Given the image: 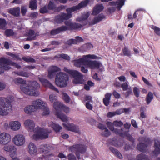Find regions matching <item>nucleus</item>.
<instances>
[{
  "instance_id": "nucleus-56",
  "label": "nucleus",
  "mask_w": 160,
  "mask_h": 160,
  "mask_svg": "<svg viewBox=\"0 0 160 160\" xmlns=\"http://www.w3.org/2000/svg\"><path fill=\"white\" fill-rule=\"evenodd\" d=\"M49 99L50 101L52 103L55 102L57 101L56 97L54 94H51L49 96Z\"/></svg>"
},
{
  "instance_id": "nucleus-19",
  "label": "nucleus",
  "mask_w": 160,
  "mask_h": 160,
  "mask_svg": "<svg viewBox=\"0 0 160 160\" xmlns=\"http://www.w3.org/2000/svg\"><path fill=\"white\" fill-rule=\"evenodd\" d=\"M103 8L104 7L102 4L96 5L93 9L92 14L94 16L97 15L103 10Z\"/></svg>"
},
{
  "instance_id": "nucleus-26",
  "label": "nucleus",
  "mask_w": 160,
  "mask_h": 160,
  "mask_svg": "<svg viewBox=\"0 0 160 160\" xmlns=\"http://www.w3.org/2000/svg\"><path fill=\"white\" fill-rule=\"evenodd\" d=\"M24 110L26 113L31 114L32 112H35L37 110V109L34 105L33 104L26 107Z\"/></svg>"
},
{
  "instance_id": "nucleus-62",
  "label": "nucleus",
  "mask_w": 160,
  "mask_h": 160,
  "mask_svg": "<svg viewBox=\"0 0 160 160\" xmlns=\"http://www.w3.org/2000/svg\"><path fill=\"white\" fill-rule=\"evenodd\" d=\"M27 9L25 6H23L21 8V13L23 16H24L27 11Z\"/></svg>"
},
{
  "instance_id": "nucleus-37",
  "label": "nucleus",
  "mask_w": 160,
  "mask_h": 160,
  "mask_svg": "<svg viewBox=\"0 0 160 160\" xmlns=\"http://www.w3.org/2000/svg\"><path fill=\"white\" fill-rule=\"evenodd\" d=\"M53 106L57 112L58 111L61 112V108L63 107V104L58 102H56L53 103Z\"/></svg>"
},
{
  "instance_id": "nucleus-52",
  "label": "nucleus",
  "mask_w": 160,
  "mask_h": 160,
  "mask_svg": "<svg viewBox=\"0 0 160 160\" xmlns=\"http://www.w3.org/2000/svg\"><path fill=\"white\" fill-rule=\"evenodd\" d=\"M83 57H85L87 59V58H89L93 59H98L100 58V57H98L97 56L94 54L91 55L88 54L86 55H84Z\"/></svg>"
},
{
  "instance_id": "nucleus-54",
  "label": "nucleus",
  "mask_w": 160,
  "mask_h": 160,
  "mask_svg": "<svg viewBox=\"0 0 160 160\" xmlns=\"http://www.w3.org/2000/svg\"><path fill=\"white\" fill-rule=\"evenodd\" d=\"M56 8V5L53 2L50 1L48 5V9L49 10H55Z\"/></svg>"
},
{
  "instance_id": "nucleus-2",
  "label": "nucleus",
  "mask_w": 160,
  "mask_h": 160,
  "mask_svg": "<svg viewBox=\"0 0 160 160\" xmlns=\"http://www.w3.org/2000/svg\"><path fill=\"white\" fill-rule=\"evenodd\" d=\"M11 98V97H8L7 98L4 97L0 98V106L3 108V110L0 108V115H7L12 110Z\"/></svg>"
},
{
  "instance_id": "nucleus-50",
  "label": "nucleus",
  "mask_w": 160,
  "mask_h": 160,
  "mask_svg": "<svg viewBox=\"0 0 160 160\" xmlns=\"http://www.w3.org/2000/svg\"><path fill=\"white\" fill-rule=\"evenodd\" d=\"M126 91V92L124 94V95L125 97L127 98L130 95L132 94V92L131 87H130Z\"/></svg>"
},
{
  "instance_id": "nucleus-48",
  "label": "nucleus",
  "mask_w": 160,
  "mask_h": 160,
  "mask_svg": "<svg viewBox=\"0 0 160 160\" xmlns=\"http://www.w3.org/2000/svg\"><path fill=\"white\" fill-rule=\"evenodd\" d=\"M133 92L134 95L137 98L139 96L140 91L139 89L137 87H135L133 88Z\"/></svg>"
},
{
  "instance_id": "nucleus-63",
  "label": "nucleus",
  "mask_w": 160,
  "mask_h": 160,
  "mask_svg": "<svg viewBox=\"0 0 160 160\" xmlns=\"http://www.w3.org/2000/svg\"><path fill=\"white\" fill-rule=\"evenodd\" d=\"M66 6L63 5H61L58 7H56L55 9V11L57 12H60L62 10L66 8Z\"/></svg>"
},
{
  "instance_id": "nucleus-58",
  "label": "nucleus",
  "mask_w": 160,
  "mask_h": 160,
  "mask_svg": "<svg viewBox=\"0 0 160 160\" xmlns=\"http://www.w3.org/2000/svg\"><path fill=\"white\" fill-rule=\"evenodd\" d=\"M50 70L54 73L56 72L60 71V69L58 67L56 66H52L51 67Z\"/></svg>"
},
{
  "instance_id": "nucleus-61",
  "label": "nucleus",
  "mask_w": 160,
  "mask_h": 160,
  "mask_svg": "<svg viewBox=\"0 0 160 160\" xmlns=\"http://www.w3.org/2000/svg\"><path fill=\"white\" fill-rule=\"evenodd\" d=\"M36 134H34L32 136V138L33 139L35 140H37L41 139V137L40 133L39 132H36Z\"/></svg>"
},
{
  "instance_id": "nucleus-43",
  "label": "nucleus",
  "mask_w": 160,
  "mask_h": 160,
  "mask_svg": "<svg viewBox=\"0 0 160 160\" xmlns=\"http://www.w3.org/2000/svg\"><path fill=\"white\" fill-rule=\"evenodd\" d=\"M148 158V156L143 153H141L138 155L136 157L137 160H147Z\"/></svg>"
},
{
  "instance_id": "nucleus-20",
  "label": "nucleus",
  "mask_w": 160,
  "mask_h": 160,
  "mask_svg": "<svg viewBox=\"0 0 160 160\" xmlns=\"http://www.w3.org/2000/svg\"><path fill=\"white\" fill-rule=\"evenodd\" d=\"M155 149L153 152V155L157 156L160 154V141L157 140L155 141L154 143Z\"/></svg>"
},
{
  "instance_id": "nucleus-4",
  "label": "nucleus",
  "mask_w": 160,
  "mask_h": 160,
  "mask_svg": "<svg viewBox=\"0 0 160 160\" xmlns=\"http://www.w3.org/2000/svg\"><path fill=\"white\" fill-rule=\"evenodd\" d=\"M9 65L13 66L18 69H20L21 66L16 62H13L11 60L2 57L0 58V66L5 70H8L11 68Z\"/></svg>"
},
{
  "instance_id": "nucleus-36",
  "label": "nucleus",
  "mask_w": 160,
  "mask_h": 160,
  "mask_svg": "<svg viewBox=\"0 0 160 160\" xmlns=\"http://www.w3.org/2000/svg\"><path fill=\"white\" fill-rule=\"evenodd\" d=\"M153 98V95L151 92H149L148 94L147 95L145 100L147 104L148 105L151 102Z\"/></svg>"
},
{
  "instance_id": "nucleus-40",
  "label": "nucleus",
  "mask_w": 160,
  "mask_h": 160,
  "mask_svg": "<svg viewBox=\"0 0 160 160\" xmlns=\"http://www.w3.org/2000/svg\"><path fill=\"white\" fill-rule=\"evenodd\" d=\"M5 35L7 37L12 36L14 34L13 31L11 29H7L4 32Z\"/></svg>"
},
{
  "instance_id": "nucleus-49",
  "label": "nucleus",
  "mask_w": 160,
  "mask_h": 160,
  "mask_svg": "<svg viewBox=\"0 0 160 160\" xmlns=\"http://www.w3.org/2000/svg\"><path fill=\"white\" fill-rule=\"evenodd\" d=\"M63 99L66 103H68L70 102V97L66 93H63Z\"/></svg>"
},
{
  "instance_id": "nucleus-44",
  "label": "nucleus",
  "mask_w": 160,
  "mask_h": 160,
  "mask_svg": "<svg viewBox=\"0 0 160 160\" xmlns=\"http://www.w3.org/2000/svg\"><path fill=\"white\" fill-rule=\"evenodd\" d=\"M93 48V46L92 44L89 43H86L82 46V48L84 49L85 51L89 50Z\"/></svg>"
},
{
  "instance_id": "nucleus-23",
  "label": "nucleus",
  "mask_w": 160,
  "mask_h": 160,
  "mask_svg": "<svg viewBox=\"0 0 160 160\" xmlns=\"http://www.w3.org/2000/svg\"><path fill=\"white\" fill-rule=\"evenodd\" d=\"M9 125L11 128L13 130L19 129L21 126L20 123L19 122L16 121L11 122Z\"/></svg>"
},
{
  "instance_id": "nucleus-14",
  "label": "nucleus",
  "mask_w": 160,
  "mask_h": 160,
  "mask_svg": "<svg viewBox=\"0 0 160 160\" xmlns=\"http://www.w3.org/2000/svg\"><path fill=\"white\" fill-rule=\"evenodd\" d=\"M87 60L86 58L83 57L77 59L72 60V62L74 63V65L78 67H80L82 65H87Z\"/></svg>"
},
{
  "instance_id": "nucleus-35",
  "label": "nucleus",
  "mask_w": 160,
  "mask_h": 160,
  "mask_svg": "<svg viewBox=\"0 0 160 160\" xmlns=\"http://www.w3.org/2000/svg\"><path fill=\"white\" fill-rule=\"evenodd\" d=\"M109 149L113 153L116 155L118 158L120 159H121L122 158V155L117 150L112 147H109Z\"/></svg>"
},
{
  "instance_id": "nucleus-32",
  "label": "nucleus",
  "mask_w": 160,
  "mask_h": 160,
  "mask_svg": "<svg viewBox=\"0 0 160 160\" xmlns=\"http://www.w3.org/2000/svg\"><path fill=\"white\" fill-rule=\"evenodd\" d=\"M35 33L33 30H30L27 33L28 37L27 38V40L31 41L35 40L36 36V35H34Z\"/></svg>"
},
{
  "instance_id": "nucleus-38",
  "label": "nucleus",
  "mask_w": 160,
  "mask_h": 160,
  "mask_svg": "<svg viewBox=\"0 0 160 160\" xmlns=\"http://www.w3.org/2000/svg\"><path fill=\"white\" fill-rule=\"evenodd\" d=\"M52 127L55 132H59L62 129V127L58 124L52 123L51 125Z\"/></svg>"
},
{
  "instance_id": "nucleus-8",
  "label": "nucleus",
  "mask_w": 160,
  "mask_h": 160,
  "mask_svg": "<svg viewBox=\"0 0 160 160\" xmlns=\"http://www.w3.org/2000/svg\"><path fill=\"white\" fill-rule=\"evenodd\" d=\"M34 132L40 133L41 139H45L48 137L49 134L51 133V131L47 129H44L39 127L36 128L34 130Z\"/></svg>"
},
{
  "instance_id": "nucleus-59",
  "label": "nucleus",
  "mask_w": 160,
  "mask_h": 160,
  "mask_svg": "<svg viewBox=\"0 0 160 160\" xmlns=\"http://www.w3.org/2000/svg\"><path fill=\"white\" fill-rule=\"evenodd\" d=\"M76 42L75 39H71L67 41L66 44L69 45H71L72 44H76Z\"/></svg>"
},
{
  "instance_id": "nucleus-34",
  "label": "nucleus",
  "mask_w": 160,
  "mask_h": 160,
  "mask_svg": "<svg viewBox=\"0 0 160 160\" xmlns=\"http://www.w3.org/2000/svg\"><path fill=\"white\" fill-rule=\"evenodd\" d=\"M120 55L121 56H125L130 57L131 56V53L128 47L125 46L122 49L121 52L120 53Z\"/></svg>"
},
{
  "instance_id": "nucleus-39",
  "label": "nucleus",
  "mask_w": 160,
  "mask_h": 160,
  "mask_svg": "<svg viewBox=\"0 0 160 160\" xmlns=\"http://www.w3.org/2000/svg\"><path fill=\"white\" fill-rule=\"evenodd\" d=\"M7 25L6 21L4 19L0 18V29L5 30Z\"/></svg>"
},
{
  "instance_id": "nucleus-53",
  "label": "nucleus",
  "mask_w": 160,
  "mask_h": 160,
  "mask_svg": "<svg viewBox=\"0 0 160 160\" xmlns=\"http://www.w3.org/2000/svg\"><path fill=\"white\" fill-rule=\"evenodd\" d=\"M113 125L116 127H121L123 124V122L121 121H114L113 122Z\"/></svg>"
},
{
  "instance_id": "nucleus-3",
  "label": "nucleus",
  "mask_w": 160,
  "mask_h": 160,
  "mask_svg": "<svg viewBox=\"0 0 160 160\" xmlns=\"http://www.w3.org/2000/svg\"><path fill=\"white\" fill-rule=\"evenodd\" d=\"M69 79L68 75L64 72H60L57 74L55 82L58 87L63 88L66 87Z\"/></svg>"
},
{
  "instance_id": "nucleus-10",
  "label": "nucleus",
  "mask_w": 160,
  "mask_h": 160,
  "mask_svg": "<svg viewBox=\"0 0 160 160\" xmlns=\"http://www.w3.org/2000/svg\"><path fill=\"white\" fill-rule=\"evenodd\" d=\"M13 142L17 146H22L25 142V138L23 135L17 134L13 138Z\"/></svg>"
},
{
  "instance_id": "nucleus-31",
  "label": "nucleus",
  "mask_w": 160,
  "mask_h": 160,
  "mask_svg": "<svg viewBox=\"0 0 160 160\" xmlns=\"http://www.w3.org/2000/svg\"><path fill=\"white\" fill-rule=\"evenodd\" d=\"M55 115L63 122H66L68 121V117L66 115L62 114L61 112L58 111L56 112Z\"/></svg>"
},
{
  "instance_id": "nucleus-60",
  "label": "nucleus",
  "mask_w": 160,
  "mask_h": 160,
  "mask_svg": "<svg viewBox=\"0 0 160 160\" xmlns=\"http://www.w3.org/2000/svg\"><path fill=\"white\" fill-rule=\"evenodd\" d=\"M125 1V0H118V1L117 2L118 5V8L120 9L124 4Z\"/></svg>"
},
{
  "instance_id": "nucleus-29",
  "label": "nucleus",
  "mask_w": 160,
  "mask_h": 160,
  "mask_svg": "<svg viewBox=\"0 0 160 160\" xmlns=\"http://www.w3.org/2000/svg\"><path fill=\"white\" fill-rule=\"evenodd\" d=\"M123 128H121L120 129H118L115 128L113 132L117 135H119L120 137H124L125 136L127 135V132L124 131Z\"/></svg>"
},
{
  "instance_id": "nucleus-27",
  "label": "nucleus",
  "mask_w": 160,
  "mask_h": 160,
  "mask_svg": "<svg viewBox=\"0 0 160 160\" xmlns=\"http://www.w3.org/2000/svg\"><path fill=\"white\" fill-rule=\"evenodd\" d=\"M24 124L25 127L30 130H33L35 127L33 121L30 119L26 120L24 122Z\"/></svg>"
},
{
  "instance_id": "nucleus-15",
  "label": "nucleus",
  "mask_w": 160,
  "mask_h": 160,
  "mask_svg": "<svg viewBox=\"0 0 160 160\" xmlns=\"http://www.w3.org/2000/svg\"><path fill=\"white\" fill-rule=\"evenodd\" d=\"M62 125L67 130L76 132H78L79 131V128L78 126L75 125L74 124L68 123L67 125L65 123H63Z\"/></svg>"
},
{
  "instance_id": "nucleus-57",
  "label": "nucleus",
  "mask_w": 160,
  "mask_h": 160,
  "mask_svg": "<svg viewBox=\"0 0 160 160\" xmlns=\"http://www.w3.org/2000/svg\"><path fill=\"white\" fill-rule=\"evenodd\" d=\"M60 57L61 58L64 59L69 60L70 58L69 56L66 54L62 53L59 55Z\"/></svg>"
},
{
  "instance_id": "nucleus-33",
  "label": "nucleus",
  "mask_w": 160,
  "mask_h": 160,
  "mask_svg": "<svg viewBox=\"0 0 160 160\" xmlns=\"http://www.w3.org/2000/svg\"><path fill=\"white\" fill-rule=\"evenodd\" d=\"M40 151L42 153H47L49 151V147L47 144L41 145L40 146Z\"/></svg>"
},
{
  "instance_id": "nucleus-16",
  "label": "nucleus",
  "mask_w": 160,
  "mask_h": 160,
  "mask_svg": "<svg viewBox=\"0 0 160 160\" xmlns=\"http://www.w3.org/2000/svg\"><path fill=\"white\" fill-rule=\"evenodd\" d=\"M32 104L36 108L37 110L38 109H43L45 106V103L44 102L40 99H38L33 101Z\"/></svg>"
},
{
  "instance_id": "nucleus-46",
  "label": "nucleus",
  "mask_w": 160,
  "mask_h": 160,
  "mask_svg": "<svg viewBox=\"0 0 160 160\" xmlns=\"http://www.w3.org/2000/svg\"><path fill=\"white\" fill-rule=\"evenodd\" d=\"M150 27L154 30L155 33L157 35L160 36V28L153 25H151Z\"/></svg>"
},
{
  "instance_id": "nucleus-13",
  "label": "nucleus",
  "mask_w": 160,
  "mask_h": 160,
  "mask_svg": "<svg viewBox=\"0 0 160 160\" xmlns=\"http://www.w3.org/2000/svg\"><path fill=\"white\" fill-rule=\"evenodd\" d=\"M39 80L43 86L46 88H49L51 89L58 93L59 92L58 89L56 88L47 79L45 78H39Z\"/></svg>"
},
{
  "instance_id": "nucleus-24",
  "label": "nucleus",
  "mask_w": 160,
  "mask_h": 160,
  "mask_svg": "<svg viewBox=\"0 0 160 160\" xmlns=\"http://www.w3.org/2000/svg\"><path fill=\"white\" fill-rule=\"evenodd\" d=\"M83 75L81 74L78 76L76 77L73 79V82L74 84H83L84 82V80L83 78Z\"/></svg>"
},
{
  "instance_id": "nucleus-41",
  "label": "nucleus",
  "mask_w": 160,
  "mask_h": 160,
  "mask_svg": "<svg viewBox=\"0 0 160 160\" xmlns=\"http://www.w3.org/2000/svg\"><path fill=\"white\" fill-rule=\"evenodd\" d=\"M15 73L18 76L24 77L26 78H28L29 77V73L27 72L23 71H16Z\"/></svg>"
},
{
  "instance_id": "nucleus-47",
  "label": "nucleus",
  "mask_w": 160,
  "mask_h": 160,
  "mask_svg": "<svg viewBox=\"0 0 160 160\" xmlns=\"http://www.w3.org/2000/svg\"><path fill=\"white\" fill-rule=\"evenodd\" d=\"M70 75H71L74 78L78 76L80 74H81L80 72L77 70H72L70 71Z\"/></svg>"
},
{
  "instance_id": "nucleus-22",
  "label": "nucleus",
  "mask_w": 160,
  "mask_h": 160,
  "mask_svg": "<svg viewBox=\"0 0 160 160\" xmlns=\"http://www.w3.org/2000/svg\"><path fill=\"white\" fill-rule=\"evenodd\" d=\"M4 150L7 152H12L15 154L16 151V149L13 145H5L3 147Z\"/></svg>"
},
{
  "instance_id": "nucleus-64",
  "label": "nucleus",
  "mask_w": 160,
  "mask_h": 160,
  "mask_svg": "<svg viewBox=\"0 0 160 160\" xmlns=\"http://www.w3.org/2000/svg\"><path fill=\"white\" fill-rule=\"evenodd\" d=\"M68 160H74L76 159V157L72 153H70L68 154L67 157Z\"/></svg>"
},
{
  "instance_id": "nucleus-6",
  "label": "nucleus",
  "mask_w": 160,
  "mask_h": 160,
  "mask_svg": "<svg viewBox=\"0 0 160 160\" xmlns=\"http://www.w3.org/2000/svg\"><path fill=\"white\" fill-rule=\"evenodd\" d=\"M72 15V14L62 13L60 14L55 17L54 21L56 23H61L64 20H67L71 18Z\"/></svg>"
},
{
  "instance_id": "nucleus-7",
  "label": "nucleus",
  "mask_w": 160,
  "mask_h": 160,
  "mask_svg": "<svg viewBox=\"0 0 160 160\" xmlns=\"http://www.w3.org/2000/svg\"><path fill=\"white\" fill-rule=\"evenodd\" d=\"M89 2V0H85L76 6L67 8L66 11L68 12L67 13L72 14V12L86 6Z\"/></svg>"
},
{
  "instance_id": "nucleus-9",
  "label": "nucleus",
  "mask_w": 160,
  "mask_h": 160,
  "mask_svg": "<svg viewBox=\"0 0 160 160\" xmlns=\"http://www.w3.org/2000/svg\"><path fill=\"white\" fill-rule=\"evenodd\" d=\"M64 23L66 25L65 26L67 30L78 29L81 28L83 26L87 24L86 23L82 25L79 23L72 22L70 21H66Z\"/></svg>"
},
{
  "instance_id": "nucleus-18",
  "label": "nucleus",
  "mask_w": 160,
  "mask_h": 160,
  "mask_svg": "<svg viewBox=\"0 0 160 160\" xmlns=\"http://www.w3.org/2000/svg\"><path fill=\"white\" fill-rule=\"evenodd\" d=\"M8 12L15 17H19L20 14V8L19 7L11 8L8 10Z\"/></svg>"
},
{
  "instance_id": "nucleus-21",
  "label": "nucleus",
  "mask_w": 160,
  "mask_h": 160,
  "mask_svg": "<svg viewBox=\"0 0 160 160\" xmlns=\"http://www.w3.org/2000/svg\"><path fill=\"white\" fill-rule=\"evenodd\" d=\"M28 152L31 155L35 154L37 152V148L35 145L32 142H30L28 145Z\"/></svg>"
},
{
  "instance_id": "nucleus-30",
  "label": "nucleus",
  "mask_w": 160,
  "mask_h": 160,
  "mask_svg": "<svg viewBox=\"0 0 160 160\" xmlns=\"http://www.w3.org/2000/svg\"><path fill=\"white\" fill-rule=\"evenodd\" d=\"M147 146V145L146 144L141 142L139 144L137 145V148L140 151L145 152L146 151Z\"/></svg>"
},
{
  "instance_id": "nucleus-51",
  "label": "nucleus",
  "mask_w": 160,
  "mask_h": 160,
  "mask_svg": "<svg viewBox=\"0 0 160 160\" xmlns=\"http://www.w3.org/2000/svg\"><path fill=\"white\" fill-rule=\"evenodd\" d=\"M42 109L43 110V112L42 113V116H46L49 114L50 111L48 108L45 106L44 108Z\"/></svg>"
},
{
  "instance_id": "nucleus-12",
  "label": "nucleus",
  "mask_w": 160,
  "mask_h": 160,
  "mask_svg": "<svg viewBox=\"0 0 160 160\" xmlns=\"http://www.w3.org/2000/svg\"><path fill=\"white\" fill-rule=\"evenodd\" d=\"M87 62L86 65L91 69H98L102 66L101 62L96 60L91 61L87 60Z\"/></svg>"
},
{
  "instance_id": "nucleus-11",
  "label": "nucleus",
  "mask_w": 160,
  "mask_h": 160,
  "mask_svg": "<svg viewBox=\"0 0 160 160\" xmlns=\"http://www.w3.org/2000/svg\"><path fill=\"white\" fill-rule=\"evenodd\" d=\"M11 140V136L9 134L3 132L0 134V143L4 145L8 143Z\"/></svg>"
},
{
  "instance_id": "nucleus-17",
  "label": "nucleus",
  "mask_w": 160,
  "mask_h": 160,
  "mask_svg": "<svg viewBox=\"0 0 160 160\" xmlns=\"http://www.w3.org/2000/svg\"><path fill=\"white\" fill-rule=\"evenodd\" d=\"M67 30L65 26L63 25L55 29H52L50 32V34L54 35Z\"/></svg>"
},
{
  "instance_id": "nucleus-28",
  "label": "nucleus",
  "mask_w": 160,
  "mask_h": 160,
  "mask_svg": "<svg viewBox=\"0 0 160 160\" xmlns=\"http://www.w3.org/2000/svg\"><path fill=\"white\" fill-rule=\"evenodd\" d=\"M112 94L111 93H107L105 95V98L103 99V102L104 104L106 106H108Z\"/></svg>"
},
{
  "instance_id": "nucleus-1",
  "label": "nucleus",
  "mask_w": 160,
  "mask_h": 160,
  "mask_svg": "<svg viewBox=\"0 0 160 160\" xmlns=\"http://www.w3.org/2000/svg\"><path fill=\"white\" fill-rule=\"evenodd\" d=\"M16 82L22 84L20 86V88L26 94L33 96L37 95V88L39 87V85L37 82L33 81L31 84H27L26 83V80L19 78L17 79Z\"/></svg>"
},
{
  "instance_id": "nucleus-45",
  "label": "nucleus",
  "mask_w": 160,
  "mask_h": 160,
  "mask_svg": "<svg viewBox=\"0 0 160 160\" xmlns=\"http://www.w3.org/2000/svg\"><path fill=\"white\" fill-rule=\"evenodd\" d=\"M22 59L27 62H35L36 60L32 57H22Z\"/></svg>"
},
{
  "instance_id": "nucleus-42",
  "label": "nucleus",
  "mask_w": 160,
  "mask_h": 160,
  "mask_svg": "<svg viewBox=\"0 0 160 160\" xmlns=\"http://www.w3.org/2000/svg\"><path fill=\"white\" fill-rule=\"evenodd\" d=\"M29 8L32 10L35 9L37 8V1L36 0H32L30 2Z\"/></svg>"
},
{
  "instance_id": "nucleus-5",
  "label": "nucleus",
  "mask_w": 160,
  "mask_h": 160,
  "mask_svg": "<svg viewBox=\"0 0 160 160\" xmlns=\"http://www.w3.org/2000/svg\"><path fill=\"white\" fill-rule=\"evenodd\" d=\"M72 151H75V154L78 159H80L79 153H84L86 150V147L82 144H76L73 145L70 148Z\"/></svg>"
},
{
  "instance_id": "nucleus-55",
  "label": "nucleus",
  "mask_w": 160,
  "mask_h": 160,
  "mask_svg": "<svg viewBox=\"0 0 160 160\" xmlns=\"http://www.w3.org/2000/svg\"><path fill=\"white\" fill-rule=\"evenodd\" d=\"M121 87L123 91H126L129 88V85L126 82H124L121 84Z\"/></svg>"
},
{
  "instance_id": "nucleus-25",
  "label": "nucleus",
  "mask_w": 160,
  "mask_h": 160,
  "mask_svg": "<svg viewBox=\"0 0 160 160\" xmlns=\"http://www.w3.org/2000/svg\"><path fill=\"white\" fill-rule=\"evenodd\" d=\"M105 18V16L102 14H99L98 16L94 17L92 22V24L98 23Z\"/></svg>"
}]
</instances>
